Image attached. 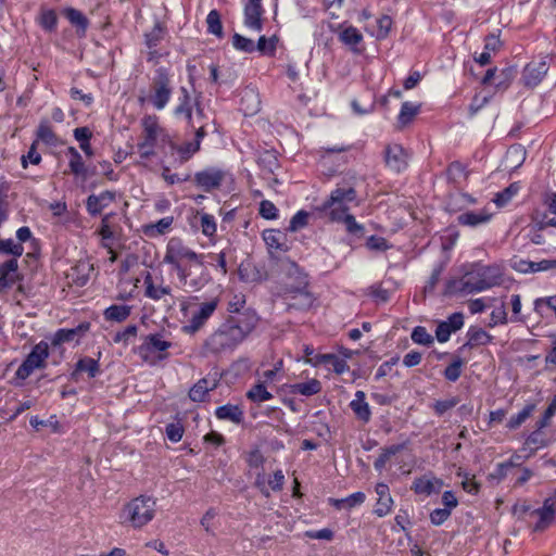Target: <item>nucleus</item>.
Returning a JSON list of instances; mask_svg holds the SVG:
<instances>
[{"mask_svg": "<svg viewBox=\"0 0 556 556\" xmlns=\"http://www.w3.org/2000/svg\"><path fill=\"white\" fill-rule=\"evenodd\" d=\"M257 164L266 174H274L279 167L277 152L275 150H264L258 153Z\"/></svg>", "mask_w": 556, "mask_h": 556, "instance_id": "nucleus-34", "label": "nucleus"}, {"mask_svg": "<svg viewBox=\"0 0 556 556\" xmlns=\"http://www.w3.org/2000/svg\"><path fill=\"white\" fill-rule=\"evenodd\" d=\"M154 513L155 501L148 496H139L125 506L121 519L134 528H141L153 519Z\"/></svg>", "mask_w": 556, "mask_h": 556, "instance_id": "nucleus-7", "label": "nucleus"}, {"mask_svg": "<svg viewBox=\"0 0 556 556\" xmlns=\"http://www.w3.org/2000/svg\"><path fill=\"white\" fill-rule=\"evenodd\" d=\"M339 40L353 52H359L357 46L363 41V35L354 26H348L339 33Z\"/></svg>", "mask_w": 556, "mask_h": 556, "instance_id": "nucleus-31", "label": "nucleus"}, {"mask_svg": "<svg viewBox=\"0 0 556 556\" xmlns=\"http://www.w3.org/2000/svg\"><path fill=\"white\" fill-rule=\"evenodd\" d=\"M63 14L68 22L77 28V33L79 35L84 36L86 34L89 21L81 11L75 8H66L64 9Z\"/></svg>", "mask_w": 556, "mask_h": 556, "instance_id": "nucleus-32", "label": "nucleus"}, {"mask_svg": "<svg viewBox=\"0 0 556 556\" xmlns=\"http://www.w3.org/2000/svg\"><path fill=\"white\" fill-rule=\"evenodd\" d=\"M131 314V306L123 304V305H111L104 309L103 316L108 321H116L123 323L125 321Z\"/></svg>", "mask_w": 556, "mask_h": 556, "instance_id": "nucleus-35", "label": "nucleus"}, {"mask_svg": "<svg viewBox=\"0 0 556 556\" xmlns=\"http://www.w3.org/2000/svg\"><path fill=\"white\" fill-rule=\"evenodd\" d=\"M115 200V192L105 190L99 194H90L86 200V210L89 215L98 216Z\"/></svg>", "mask_w": 556, "mask_h": 556, "instance_id": "nucleus-16", "label": "nucleus"}, {"mask_svg": "<svg viewBox=\"0 0 556 556\" xmlns=\"http://www.w3.org/2000/svg\"><path fill=\"white\" fill-rule=\"evenodd\" d=\"M232 46L236 50H239L244 53H253L255 51L254 41L240 34H235L232 36Z\"/></svg>", "mask_w": 556, "mask_h": 556, "instance_id": "nucleus-53", "label": "nucleus"}, {"mask_svg": "<svg viewBox=\"0 0 556 556\" xmlns=\"http://www.w3.org/2000/svg\"><path fill=\"white\" fill-rule=\"evenodd\" d=\"M218 306V299H212L207 302H203L192 313V316L188 320V324L182 327V331L187 334H194L201 330L213 316Z\"/></svg>", "mask_w": 556, "mask_h": 556, "instance_id": "nucleus-12", "label": "nucleus"}, {"mask_svg": "<svg viewBox=\"0 0 556 556\" xmlns=\"http://www.w3.org/2000/svg\"><path fill=\"white\" fill-rule=\"evenodd\" d=\"M202 233L206 237L215 235L217 226L215 217L207 213H199Z\"/></svg>", "mask_w": 556, "mask_h": 556, "instance_id": "nucleus-55", "label": "nucleus"}, {"mask_svg": "<svg viewBox=\"0 0 556 556\" xmlns=\"http://www.w3.org/2000/svg\"><path fill=\"white\" fill-rule=\"evenodd\" d=\"M257 314L250 308L229 315L204 341V355H219L232 352L256 328Z\"/></svg>", "mask_w": 556, "mask_h": 556, "instance_id": "nucleus-1", "label": "nucleus"}, {"mask_svg": "<svg viewBox=\"0 0 556 556\" xmlns=\"http://www.w3.org/2000/svg\"><path fill=\"white\" fill-rule=\"evenodd\" d=\"M181 96L179 97V104L175 109V115H184L190 128H194V115L192 114L191 97L187 88L181 87Z\"/></svg>", "mask_w": 556, "mask_h": 556, "instance_id": "nucleus-27", "label": "nucleus"}, {"mask_svg": "<svg viewBox=\"0 0 556 556\" xmlns=\"http://www.w3.org/2000/svg\"><path fill=\"white\" fill-rule=\"evenodd\" d=\"M167 146L170 151H176L179 154L180 162H187L200 150L199 142H185L178 146L170 138L168 139Z\"/></svg>", "mask_w": 556, "mask_h": 556, "instance_id": "nucleus-36", "label": "nucleus"}, {"mask_svg": "<svg viewBox=\"0 0 556 556\" xmlns=\"http://www.w3.org/2000/svg\"><path fill=\"white\" fill-rule=\"evenodd\" d=\"M172 345L173 343L166 340L162 332L150 333L143 338V342L139 346V354L144 361H148L150 356L157 361H164L168 357L166 351Z\"/></svg>", "mask_w": 556, "mask_h": 556, "instance_id": "nucleus-11", "label": "nucleus"}, {"mask_svg": "<svg viewBox=\"0 0 556 556\" xmlns=\"http://www.w3.org/2000/svg\"><path fill=\"white\" fill-rule=\"evenodd\" d=\"M555 414H556V394L554 395L552 402L548 404L543 416L536 421L535 426H536L538 430H542L543 428L547 427L549 424V420L552 419V417L555 416Z\"/></svg>", "mask_w": 556, "mask_h": 556, "instance_id": "nucleus-64", "label": "nucleus"}, {"mask_svg": "<svg viewBox=\"0 0 556 556\" xmlns=\"http://www.w3.org/2000/svg\"><path fill=\"white\" fill-rule=\"evenodd\" d=\"M339 224H343L346 232L356 238H362L365 235V226L359 224L351 213L344 215Z\"/></svg>", "mask_w": 556, "mask_h": 556, "instance_id": "nucleus-43", "label": "nucleus"}, {"mask_svg": "<svg viewBox=\"0 0 556 556\" xmlns=\"http://www.w3.org/2000/svg\"><path fill=\"white\" fill-rule=\"evenodd\" d=\"M547 65L545 62L530 63L522 73V80L525 86L533 88L538 86L547 73Z\"/></svg>", "mask_w": 556, "mask_h": 556, "instance_id": "nucleus-21", "label": "nucleus"}, {"mask_svg": "<svg viewBox=\"0 0 556 556\" xmlns=\"http://www.w3.org/2000/svg\"><path fill=\"white\" fill-rule=\"evenodd\" d=\"M556 510L552 498H546L543 506L530 513L531 517H536L538 520L533 526V531L541 532L548 528L554 520Z\"/></svg>", "mask_w": 556, "mask_h": 556, "instance_id": "nucleus-15", "label": "nucleus"}, {"mask_svg": "<svg viewBox=\"0 0 556 556\" xmlns=\"http://www.w3.org/2000/svg\"><path fill=\"white\" fill-rule=\"evenodd\" d=\"M375 491L378 495V500L375 505L374 514L378 517H384L392 511L394 504L389 485L384 482H379L376 484Z\"/></svg>", "mask_w": 556, "mask_h": 556, "instance_id": "nucleus-17", "label": "nucleus"}, {"mask_svg": "<svg viewBox=\"0 0 556 556\" xmlns=\"http://www.w3.org/2000/svg\"><path fill=\"white\" fill-rule=\"evenodd\" d=\"M534 409L535 404H527L518 414L509 418L507 428L510 430L519 428L532 415Z\"/></svg>", "mask_w": 556, "mask_h": 556, "instance_id": "nucleus-46", "label": "nucleus"}, {"mask_svg": "<svg viewBox=\"0 0 556 556\" xmlns=\"http://www.w3.org/2000/svg\"><path fill=\"white\" fill-rule=\"evenodd\" d=\"M185 429L181 422H170L165 427V433L170 442L177 443L182 439Z\"/></svg>", "mask_w": 556, "mask_h": 556, "instance_id": "nucleus-61", "label": "nucleus"}, {"mask_svg": "<svg viewBox=\"0 0 556 556\" xmlns=\"http://www.w3.org/2000/svg\"><path fill=\"white\" fill-rule=\"evenodd\" d=\"M179 283L186 291H199L211 280L210 273L204 264V256L201 257V265L192 262L186 264V277L178 276Z\"/></svg>", "mask_w": 556, "mask_h": 556, "instance_id": "nucleus-9", "label": "nucleus"}, {"mask_svg": "<svg viewBox=\"0 0 556 556\" xmlns=\"http://www.w3.org/2000/svg\"><path fill=\"white\" fill-rule=\"evenodd\" d=\"M173 223H174L173 216L163 217L160 220H157L155 224L146 226L144 232H146V235H148L150 237L164 235L165 232H167L169 230Z\"/></svg>", "mask_w": 556, "mask_h": 556, "instance_id": "nucleus-44", "label": "nucleus"}, {"mask_svg": "<svg viewBox=\"0 0 556 556\" xmlns=\"http://www.w3.org/2000/svg\"><path fill=\"white\" fill-rule=\"evenodd\" d=\"M467 342L460 346L459 351L469 348L472 349L478 345H486L492 342L493 337L480 327L471 326L467 330Z\"/></svg>", "mask_w": 556, "mask_h": 556, "instance_id": "nucleus-23", "label": "nucleus"}, {"mask_svg": "<svg viewBox=\"0 0 556 556\" xmlns=\"http://www.w3.org/2000/svg\"><path fill=\"white\" fill-rule=\"evenodd\" d=\"M86 372L88 378H94L100 374V364L97 359L84 356L79 358L75 365V369L71 374V378L78 381L79 375Z\"/></svg>", "mask_w": 556, "mask_h": 556, "instance_id": "nucleus-22", "label": "nucleus"}, {"mask_svg": "<svg viewBox=\"0 0 556 556\" xmlns=\"http://www.w3.org/2000/svg\"><path fill=\"white\" fill-rule=\"evenodd\" d=\"M420 105L414 104L413 102L405 101L402 103L400 114L397 116V123L401 127L408 125L414 117L419 113Z\"/></svg>", "mask_w": 556, "mask_h": 556, "instance_id": "nucleus-40", "label": "nucleus"}, {"mask_svg": "<svg viewBox=\"0 0 556 556\" xmlns=\"http://www.w3.org/2000/svg\"><path fill=\"white\" fill-rule=\"evenodd\" d=\"M263 239L268 249L281 250V233L276 229H267L263 232Z\"/></svg>", "mask_w": 556, "mask_h": 556, "instance_id": "nucleus-58", "label": "nucleus"}, {"mask_svg": "<svg viewBox=\"0 0 556 556\" xmlns=\"http://www.w3.org/2000/svg\"><path fill=\"white\" fill-rule=\"evenodd\" d=\"M321 391V382L315 378L291 386V393L312 396Z\"/></svg>", "mask_w": 556, "mask_h": 556, "instance_id": "nucleus-37", "label": "nucleus"}, {"mask_svg": "<svg viewBox=\"0 0 556 556\" xmlns=\"http://www.w3.org/2000/svg\"><path fill=\"white\" fill-rule=\"evenodd\" d=\"M264 13V9L262 3H247L243 10V24L249 29L255 31L263 30V18L262 15Z\"/></svg>", "mask_w": 556, "mask_h": 556, "instance_id": "nucleus-19", "label": "nucleus"}, {"mask_svg": "<svg viewBox=\"0 0 556 556\" xmlns=\"http://www.w3.org/2000/svg\"><path fill=\"white\" fill-rule=\"evenodd\" d=\"M67 154L70 155L68 166L71 173L75 176L87 178L88 177V168L84 163V160L80 153L74 147L67 148Z\"/></svg>", "mask_w": 556, "mask_h": 556, "instance_id": "nucleus-33", "label": "nucleus"}, {"mask_svg": "<svg viewBox=\"0 0 556 556\" xmlns=\"http://www.w3.org/2000/svg\"><path fill=\"white\" fill-rule=\"evenodd\" d=\"M173 75L165 66L157 67L150 78L149 89H140L138 102L141 105L151 104L155 110H163L170 101L173 94Z\"/></svg>", "mask_w": 556, "mask_h": 556, "instance_id": "nucleus-4", "label": "nucleus"}, {"mask_svg": "<svg viewBox=\"0 0 556 556\" xmlns=\"http://www.w3.org/2000/svg\"><path fill=\"white\" fill-rule=\"evenodd\" d=\"M215 416L219 420H229L240 425L244 420V412L239 405L225 404L215 409Z\"/></svg>", "mask_w": 556, "mask_h": 556, "instance_id": "nucleus-24", "label": "nucleus"}, {"mask_svg": "<svg viewBox=\"0 0 556 556\" xmlns=\"http://www.w3.org/2000/svg\"><path fill=\"white\" fill-rule=\"evenodd\" d=\"M488 290V283L481 285L476 271L467 273L460 279H450L445 285V295H468Z\"/></svg>", "mask_w": 556, "mask_h": 556, "instance_id": "nucleus-10", "label": "nucleus"}, {"mask_svg": "<svg viewBox=\"0 0 556 556\" xmlns=\"http://www.w3.org/2000/svg\"><path fill=\"white\" fill-rule=\"evenodd\" d=\"M225 173L220 169L208 168L194 175L195 184L205 192H211L220 187Z\"/></svg>", "mask_w": 556, "mask_h": 556, "instance_id": "nucleus-14", "label": "nucleus"}, {"mask_svg": "<svg viewBox=\"0 0 556 556\" xmlns=\"http://www.w3.org/2000/svg\"><path fill=\"white\" fill-rule=\"evenodd\" d=\"M351 203L357 204V191L354 185L338 184L329 197L314 207V211L330 223H340V219L350 213Z\"/></svg>", "mask_w": 556, "mask_h": 556, "instance_id": "nucleus-3", "label": "nucleus"}, {"mask_svg": "<svg viewBox=\"0 0 556 556\" xmlns=\"http://www.w3.org/2000/svg\"><path fill=\"white\" fill-rule=\"evenodd\" d=\"M207 33L215 35L217 38H223L224 30L220 20V14L217 10H212L206 16Z\"/></svg>", "mask_w": 556, "mask_h": 556, "instance_id": "nucleus-45", "label": "nucleus"}, {"mask_svg": "<svg viewBox=\"0 0 556 556\" xmlns=\"http://www.w3.org/2000/svg\"><path fill=\"white\" fill-rule=\"evenodd\" d=\"M447 180L453 184H458L462 177L466 178V167L459 161L452 162L446 169Z\"/></svg>", "mask_w": 556, "mask_h": 556, "instance_id": "nucleus-52", "label": "nucleus"}, {"mask_svg": "<svg viewBox=\"0 0 556 556\" xmlns=\"http://www.w3.org/2000/svg\"><path fill=\"white\" fill-rule=\"evenodd\" d=\"M195 115H194V131H195V139L194 142H199V146L201 144V140L207 135L206 126L207 124L204 123V119L206 118L203 109L200 106L199 103H195Z\"/></svg>", "mask_w": 556, "mask_h": 556, "instance_id": "nucleus-42", "label": "nucleus"}, {"mask_svg": "<svg viewBox=\"0 0 556 556\" xmlns=\"http://www.w3.org/2000/svg\"><path fill=\"white\" fill-rule=\"evenodd\" d=\"M459 403L458 397L453 396L446 400H439L433 405L432 408L438 416H443L447 410L454 408Z\"/></svg>", "mask_w": 556, "mask_h": 556, "instance_id": "nucleus-62", "label": "nucleus"}, {"mask_svg": "<svg viewBox=\"0 0 556 556\" xmlns=\"http://www.w3.org/2000/svg\"><path fill=\"white\" fill-rule=\"evenodd\" d=\"M244 101H251V104H249L245 109H243L244 114L252 115L258 111V109H260L258 96L252 89L245 90L242 93L241 102L244 103Z\"/></svg>", "mask_w": 556, "mask_h": 556, "instance_id": "nucleus-56", "label": "nucleus"}, {"mask_svg": "<svg viewBox=\"0 0 556 556\" xmlns=\"http://www.w3.org/2000/svg\"><path fill=\"white\" fill-rule=\"evenodd\" d=\"M464 361L459 356H455L452 363L444 369L443 376L447 381L455 382L462 376V367Z\"/></svg>", "mask_w": 556, "mask_h": 556, "instance_id": "nucleus-50", "label": "nucleus"}, {"mask_svg": "<svg viewBox=\"0 0 556 556\" xmlns=\"http://www.w3.org/2000/svg\"><path fill=\"white\" fill-rule=\"evenodd\" d=\"M49 357V345L46 341H40L33 346L30 353L26 356L15 372V377L21 380L27 379L36 369H43L47 366Z\"/></svg>", "mask_w": 556, "mask_h": 556, "instance_id": "nucleus-8", "label": "nucleus"}, {"mask_svg": "<svg viewBox=\"0 0 556 556\" xmlns=\"http://www.w3.org/2000/svg\"><path fill=\"white\" fill-rule=\"evenodd\" d=\"M492 215L485 211H468L457 216V223L462 226L478 227L490 222Z\"/></svg>", "mask_w": 556, "mask_h": 556, "instance_id": "nucleus-29", "label": "nucleus"}, {"mask_svg": "<svg viewBox=\"0 0 556 556\" xmlns=\"http://www.w3.org/2000/svg\"><path fill=\"white\" fill-rule=\"evenodd\" d=\"M203 254H198L189 247L185 245L181 239L172 238L167 245L163 262L172 265L177 276L186 277V264L195 263L201 265Z\"/></svg>", "mask_w": 556, "mask_h": 556, "instance_id": "nucleus-6", "label": "nucleus"}, {"mask_svg": "<svg viewBox=\"0 0 556 556\" xmlns=\"http://www.w3.org/2000/svg\"><path fill=\"white\" fill-rule=\"evenodd\" d=\"M143 282L146 287L144 295L151 300L159 301L165 295H169L172 292V288L169 286H163L162 283L156 286L149 271L146 274Z\"/></svg>", "mask_w": 556, "mask_h": 556, "instance_id": "nucleus-28", "label": "nucleus"}, {"mask_svg": "<svg viewBox=\"0 0 556 556\" xmlns=\"http://www.w3.org/2000/svg\"><path fill=\"white\" fill-rule=\"evenodd\" d=\"M276 37L267 39L265 36H261L255 45V51H260L263 54H275L276 52Z\"/></svg>", "mask_w": 556, "mask_h": 556, "instance_id": "nucleus-59", "label": "nucleus"}, {"mask_svg": "<svg viewBox=\"0 0 556 556\" xmlns=\"http://www.w3.org/2000/svg\"><path fill=\"white\" fill-rule=\"evenodd\" d=\"M23 276L18 273V261L10 258L3 263V271L0 276V293L12 288Z\"/></svg>", "mask_w": 556, "mask_h": 556, "instance_id": "nucleus-18", "label": "nucleus"}, {"mask_svg": "<svg viewBox=\"0 0 556 556\" xmlns=\"http://www.w3.org/2000/svg\"><path fill=\"white\" fill-rule=\"evenodd\" d=\"M142 125V137L137 143V150L142 160H150L155 155L154 148L160 141L163 146H167L169 135L160 125L159 117L156 115H146L141 119Z\"/></svg>", "mask_w": 556, "mask_h": 556, "instance_id": "nucleus-5", "label": "nucleus"}, {"mask_svg": "<svg viewBox=\"0 0 556 556\" xmlns=\"http://www.w3.org/2000/svg\"><path fill=\"white\" fill-rule=\"evenodd\" d=\"M517 70L515 66H508L501 70L496 75V81L494 83V86L497 89H506L515 78Z\"/></svg>", "mask_w": 556, "mask_h": 556, "instance_id": "nucleus-49", "label": "nucleus"}, {"mask_svg": "<svg viewBox=\"0 0 556 556\" xmlns=\"http://www.w3.org/2000/svg\"><path fill=\"white\" fill-rule=\"evenodd\" d=\"M24 247L15 243L13 239H0V253L12 255V258H18L23 255Z\"/></svg>", "mask_w": 556, "mask_h": 556, "instance_id": "nucleus-48", "label": "nucleus"}, {"mask_svg": "<svg viewBox=\"0 0 556 556\" xmlns=\"http://www.w3.org/2000/svg\"><path fill=\"white\" fill-rule=\"evenodd\" d=\"M476 274L481 285L488 283V290L498 286L502 281L501 275L494 267H482Z\"/></svg>", "mask_w": 556, "mask_h": 556, "instance_id": "nucleus-38", "label": "nucleus"}, {"mask_svg": "<svg viewBox=\"0 0 556 556\" xmlns=\"http://www.w3.org/2000/svg\"><path fill=\"white\" fill-rule=\"evenodd\" d=\"M365 399V392L356 391L354 399L350 403V407L359 420L368 422L371 417V412Z\"/></svg>", "mask_w": 556, "mask_h": 556, "instance_id": "nucleus-26", "label": "nucleus"}, {"mask_svg": "<svg viewBox=\"0 0 556 556\" xmlns=\"http://www.w3.org/2000/svg\"><path fill=\"white\" fill-rule=\"evenodd\" d=\"M308 217H309L308 212H306L304 210L296 212L290 220V224L288 227L289 231L294 232V231H298V230L306 227L308 224Z\"/></svg>", "mask_w": 556, "mask_h": 556, "instance_id": "nucleus-57", "label": "nucleus"}, {"mask_svg": "<svg viewBox=\"0 0 556 556\" xmlns=\"http://www.w3.org/2000/svg\"><path fill=\"white\" fill-rule=\"evenodd\" d=\"M407 152L403 146L399 143H391L386 146L383 151V160L386 166L394 172L401 173L407 167Z\"/></svg>", "mask_w": 556, "mask_h": 556, "instance_id": "nucleus-13", "label": "nucleus"}, {"mask_svg": "<svg viewBox=\"0 0 556 556\" xmlns=\"http://www.w3.org/2000/svg\"><path fill=\"white\" fill-rule=\"evenodd\" d=\"M37 140L42 141L47 146H54L58 141V137L54 134L49 121L43 118L40 121L37 131H36Z\"/></svg>", "mask_w": 556, "mask_h": 556, "instance_id": "nucleus-39", "label": "nucleus"}, {"mask_svg": "<svg viewBox=\"0 0 556 556\" xmlns=\"http://www.w3.org/2000/svg\"><path fill=\"white\" fill-rule=\"evenodd\" d=\"M443 480L437 477L421 476L414 480L412 490L416 494H422L426 496L432 493H439L443 486Z\"/></svg>", "mask_w": 556, "mask_h": 556, "instance_id": "nucleus-20", "label": "nucleus"}, {"mask_svg": "<svg viewBox=\"0 0 556 556\" xmlns=\"http://www.w3.org/2000/svg\"><path fill=\"white\" fill-rule=\"evenodd\" d=\"M520 190V186L518 182L510 184L507 188L496 193L494 198V203L498 207L505 206L511 199L515 197Z\"/></svg>", "mask_w": 556, "mask_h": 556, "instance_id": "nucleus-47", "label": "nucleus"}, {"mask_svg": "<svg viewBox=\"0 0 556 556\" xmlns=\"http://www.w3.org/2000/svg\"><path fill=\"white\" fill-rule=\"evenodd\" d=\"M404 447V444H393L382 448L381 454L374 463L375 469L381 471L386 467V464L390 460V458L400 453L401 451H403Z\"/></svg>", "mask_w": 556, "mask_h": 556, "instance_id": "nucleus-41", "label": "nucleus"}, {"mask_svg": "<svg viewBox=\"0 0 556 556\" xmlns=\"http://www.w3.org/2000/svg\"><path fill=\"white\" fill-rule=\"evenodd\" d=\"M76 332L73 328H62L56 330L52 338V345H60L65 342H72L76 340Z\"/></svg>", "mask_w": 556, "mask_h": 556, "instance_id": "nucleus-60", "label": "nucleus"}, {"mask_svg": "<svg viewBox=\"0 0 556 556\" xmlns=\"http://www.w3.org/2000/svg\"><path fill=\"white\" fill-rule=\"evenodd\" d=\"M289 279L294 277V282L283 285V299L287 305V312H307L309 311L316 298L308 291L307 276L301 271L298 265L292 264L288 270Z\"/></svg>", "mask_w": 556, "mask_h": 556, "instance_id": "nucleus-2", "label": "nucleus"}, {"mask_svg": "<svg viewBox=\"0 0 556 556\" xmlns=\"http://www.w3.org/2000/svg\"><path fill=\"white\" fill-rule=\"evenodd\" d=\"M247 397L252 402H266L273 399V394L267 391L263 383L253 386L247 393Z\"/></svg>", "mask_w": 556, "mask_h": 556, "instance_id": "nucleus-51", "label": "nucleus"}, {"mask_svg": "<svg viewBox=\"0 0 556 556\" xmlns=\"http://www.w3.org/2000/svg\"><path fill=\"white\" fill-rule=\"evenodd\" d=\"M414 343L429 346L433 343V337L422 326H416L410 334Z\"/></svg>", "mask_w": 556, "mask_h": 556, "instance_id": "nucleus-54", "label": "nucleus"}, {"mask_svg": "<svg viewBox=\"0 0 556 556\" xmlns=\"http://www.w3.org/2000/svg\"><path fill=\"white\" fill-rule=\"evenodd\" d=\"M515 269L523 274L553 270L556 269V260H542L540 262L521 260L515 265Z\"/></svg>", "mask_w": 556, "mask_h": 556, "instance_id": "nucleus-25", "label": "nucleus"}, {"mask_svg": "<svg viewBox=\"0 0 556 556\" xmlns=\"http://www.w3.org/2000/svg\"><path fill=\"white\" fill-rule=\"evenodd\" d=\"M216 387V381L210 382L206 378H202L189 390V399L192 402H204L208 392Z\"/></svg>", "mask_w": 556, "mask_h": 556, "instance_id": "nucleus-30", "label": "nucleus"}, {"mask_svg": "<svg viewBox=\"0 0 556 556\" xmlns=\"http://www.w3.org/2000/svg\"><path fill=\"white\" fill-rule=\"evenodd\" d=\"M510 469H513L511 463L504 462V463L496 464L493 471L489 473L488 479L490 481L501 482L502 480H504L507 477Z\"/></svg>", "mask_w": 556, "mask_h": 556, "instance_id": "nucleus-63", "label": "nucleus"}]
</instances>
